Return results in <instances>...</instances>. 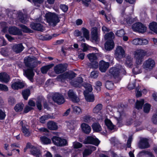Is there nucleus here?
<instances>
[{"label":"nucleus","instance_id":"2","mask_svg":"<svg viewBox=\"0 0 157 157\" xmlns=\"http://www.w3.org/2000/svg\"><path fill=\"white\" fill-rule=\"evenodd\" d=\"M147 52L145 50L140 49L134 52V58L136 63L137 65L141 64L143 61L144 57L146 55Z\"/></svg>","mask_w":157,"mask_h":157},{"label":"nucleus","instance_id":"45","mask_svg":"<svg viewBox=\"0 0 157 157\" xmlns=\"http://www.w3.org/2000/svg\"><path fill=\"white\" fill-rule=\"evenodd\" d=\"M84 86L86 89V90L84 91V94L85 92H86V93H88V92H90L92 91L93 88L90 84L88 83H86Z\"/></svg>","mask_w":157,"mask_h":157},{"label":"nucleus","instance_id":"19","mask_svg":"<svg viewBox=\"0 0 157 157\" xmlns=\"http://www.w3.org/2000/svg\"><path fill=\"white\" fill-rule=\"evenodd\" d=\"M9 32L10 34L13 35H20L21 32L17 28L15 27H10L9 29Z\"/></svg>","mask_w":157,"mask_h":157},{"label":"nucleus","instance_id":"54","mask_svg":"<svg viewBox=\"0 0 157 157\" xmlns=\"http://www.w3.org/2000/svg\"><path fill=\"white\" fill-rule=\"evenodd\" d=\"M114 34L112 32H110L105 35V38L106 39H112L114 38Z\"/></svg>","mask_w":157,"mask_h":157},{"label":"nucleus","instance_id":"61","mask_svg":"<svg viewBox=\"0 0 157 157\" xmlns=\"http://www.w3.org/2000/svg\"><path fill=\"white\" fill-rule=\"evenodd\" d=\"M6 116V114L4 111L0 109V120H4Z\"/></svg>","mask_w":157,"mask_h":157},{"label":"nucleus","instance_id":"59","mask_svg":"<svg viewBox=\"0 0 157 157\" xmlns=\"http://www.w3.org/2000/svg\"><path fill=\"white\" fill-rule=\"evenodd\" d=\"M73 146L74 148H78L82 147V144L79 142H76L73 143Z\"/></svg>","mask_w":157,"mask_h":157},{"label":"nucleus","instance_id":"42","mask_svg":"<svg viewBox=\"0 0 157 157\" xmlns=\"http://www.w3.org/2000/svg\"><path fill=\"white\" fill-rule=\"evenodd\" d=\"M105 85L106 88L109 90H112L114 87L113 83L111 81H107Z\"/></svg>","mask_w":157,"mask_h":157},{"label":"nucleus","instance_id":"15","mask_svg":"<svg viewBox=\"0 0 157 157\" xmlns=\"http://www.w3.org/2000/svg\"><path fill=\"white\" fill-rule=\"evenodd\" d=\"M99 69L102 72H105L109 66V63L102 60L99 63Z\"/></svg>","mask_w":157,"mask_h":157},{"label":"nucleus","instance_id":"13","mask_svg":"<svg viewBox=\"0 0 157 157\" xmlns=\"http://www.w3.org/2000/svg\"><path fill=\"white\" fill-rule=\"evenodd\" d=\"M68 95L71 100L74 102L77 103L79 101V98L72 90H69L68 93Z\"/></svg>","mask_w":157,"mask_h":157},{"label":"nucleus","instance_id":"24","mask_svg":"<svg viewBox=\"0 0 157 157\" xmlns=\"http://www.w3.org/2000/svg\"><path fill=\"white\" fill-rule=\"evenodd\" d=\"M114 46L113 41L112 40H108L105 44V49L107 50L113 49Z\"/></svg>","mask_w":157,"mask_h":157},{"label":"nucleus","instance_id":"32","mask_svg":"<svg viewBox=\"0 0 157 157\" xmlns=\"http://www.w3.org/2000/svg\"><path fill=\"white\" fill-rule=\"evenodd\" d=\"M105 123L109 129L112 130L114 128V125L108 119L105 120Z\"/></svg>","mask_w":157,"mask_h":157},{"label":"nucleus","instance_id":"55","mask_svg":"<svg viewBox=\"0 0 157 157\" xmlns=\"http://www.w3.org/2000/svg\"><path fill=\"white\" fill-rule=\"evenodd\" d=\"M0 90L4 91H7L8 90V88L6 85L0 84Z\"/></svg>","mask_w":157,"mask_h":157},{"label":"nucleus","instance_id":"12","mask_svg":"<svg viewBox=\"0 0 157 157\" xmlns=\"http://www.w3.org/2000/svg\"><path fill=\"white\" fill-rule=\"evenodd\" d=\"M123 110V109L122 107H119L117 109V112H116L114 114V116L117 120L118 124L120 123L121 121L124 116Z\"/></svg>","mask_w":157,"mask_h":157},{"label":"nucleus","instance_id":"8","mask_svg":"<svg viewBox=\"0 0 157 157\" xmlns=\"http://www.w3.org/2000/svg\"><path fill=\"white\" fill-rule=\"evenodd\" d=\"M100 141L95 137L88 136L85 139L83 143L85 144H93L98 146Z\"/></svg>","mask_w":157,"mask_h":157},{"label":"nucleus","instance_id":"28","mask_svg":"<svg viewBox=\"0 0 157 157\" xmlns=\"http://www.w3.org/2000/svg\"><path fill=\"white\" fill-rule=\"evenodd\" d=\"M19 21L23 23H26L28 21L25 15H23L22 13H19L18 15Z\"/></svg>","mask_w":157,"mask_h":157},{"label":"nucleus","instance_id":"62","mask_svg":"<svg viewBox=\"0 0 157 157\" xmlns=\"http://www.w3.org/2000/svg\"><path fill=\"white\" fill-rule=\"evenodd\" d=\"M8 102L9 104L11 105H13L15 103V100L14 98L12 97L9 98Z\"/></svg>","mask_w":157,"mask_h":157},{"label":"nucleus","instance_id":"33","mask_svg":"<svg viewBox=\"0 0 157 157\" xmlns=\"http://www.w3.org/2000/svg\"><path fill=\"white\" fill-rule=\"evenodd\" d=\"M40 140L41 143L44 144H50L51 142L50 139L45 136L40 137Z\"/></svg>","mask_w":157,"mask_h":157},{"label":"nucleus","instance_id":"23","mask_svg":"<svg viewBox=\"0 0 157 157\" xmlns=\"http://www.w3.org/2000/svg\"><path fill=\"white\" fill-rule=\"evenodd\" d=\"M133 59L131 56H127L125 62V65L129 68H132L133 65Z\"/></svg>","mask_w":157,"mask_h":157},{"label":"nucleus","instance_id":"52","mask_svg":"<svg viewBox=\"0 0 157 157\" xmlns=\"http://www.w3.org/2000/svg\"><path fill=\"white\" fill-rule=\"evenodd\" d=\"M91 153V151L89 149H86L83 152V157H86Z\"/></svg>","mask_w":157,"mask_h":157},{"label":"nucleus","instance_id":"26","mask_svg":"<svg viewBox=\"0 0 157 157\" xmlns=\"http://www.w3.org/2000/svg\"><path fill=\"white\" fill-rule=\"evenodd\" d=\"M48 127L51 130H56L58 128L56 124L52 121H50L48 123Z\"/></svg>","mask_w":157,"mask_h":157},{"label":"nucleus","instance_id":"18","mask_svg":"<svg viewBox=\"0 0 157 157\" xmlns=\"http://www.w3.org/2000/svg\"><path fill=\"white\" fill-rule=\"evenodd\" d=\"M30 25L31 28L34 30L40 31L44 30L43 27L40 24L33 23Z\"/></svg>","mask_w":157,"mask_h":157},{"label":"nucleus","instance_id":"37","mask_svg":"<svg viewBox=\"0 0 157 157\" xmlns=\"http://www.w3.org/2000/svg\"><path fill=\"white\" fill-rule=\"evenodd\" d=\"M87 57L91 62H94L97 59V57L95 54L92 53L87 55Z\"/></svg>","mask_w":157,"mask_h":157},{"label":"nucleus","instance_id":"30","mask_svg":"<svg viewBox=\"0 0 157 157\" xmlns=\"http://www.w3.org/2000/svg\"><path fill=\"white\" fill-rule=\"evenodd\" d=\"M149 28L151 30L157 33V23L153 22L149 25Z\"/></svg>","mask_w":157,"mask_h":157},{"label":"nucleus","instance_id":"39","mask_svg":"<svg viewBox=\"0 0 157 157\" xmlns=\"http://www.w3.org/2000/svg\"><path fill=\"white\" fill-rule=\"evenodd\" d=\"M83 82V79L82 77H79L77 78V80L74 82L73 85L76 87H80V84Z\"/></svg>","mask_w":157,"mask_h":157},{"label":"nucleus","instance_id":"11","mask_svg":"<svg viewBox=\"0 0 157 157\" xmlns=\"http://www.w3.org/2000/svg\"><path fill=\"white\" fill-rule=\"evenodd\" d=\"M110 74L112 75L115 78L117 79V80H120V78L119 77L120 71L119 66L118 67H114L111 68L109 71Z\"/></svg>","mask_w":157,"mask_h":157},{"label":"nucleus","instance_id":"5","mask_svg":"<svg viewBox=\"0 0 157 157\" xmlns=\"http://www.w3.org/2000/svg\"><path fill=\"white\" fill-rule=\"evenodd\" d=\"M115 58L118 61L125 57V52L122 47L117 46L115 51Z\"/></svg>","mask_w":157,"mask_h":157},{"label":"nucleus","instance_id":"20","mask_svg":"<svg viewBox=\"0 0 157 157\" xmlns=\"http://www.w3.org/2000/svg\"><path fill=\"white\" fill-rule=\"evenodd\" d=\"M30 152L31 154L36 157H41V153L40 150L36 147L33 146L30 150Z\"/></svg>","mask_w":157,"mask_h":157},{"label":"nucleus","instance_id":"50","mask_svg":"<svg viewBox=\"0 0 157 157\" xmlns=\"http://www.w3.org/2000/svg\"><path fill=\"white\" fill-rule=\"evenodd\" d=\"M91 118V117L89 115H86L82 117V119L83 121L87 123L90 122Z\"/></svg>","mask_w":157,"mask_h":157},{"label":"nucleus","instance_id":"10","mask_svg":"<svg viewBox=\"0 0 157 157\" xmlns=\"http://www.w3.org/2000/svg\"><path fill=\"white\" fill-rule=\"evenodd\" d=\"M138 146L141 149L147 148L150 147L148 140L146 138H141L138 144Z\"/></svg>","mask_w":157,"mask_h":157},{"label":"nucleus","instance_id":"3","mask_svg":"<svg viewBox=\"0 0 157 157\" xmlns=\"http://www.w3.org/2000/svg\"><path fill=\"white\" fill-rule=\"evenodd\" d=\"M155 66V60L151 59L149 58L144 62L142 67L144 69L147 71H151L152 70Z\"/></svg>","mask_w":157,"mask_h":157},{"label":"nucleus","instance_id":"21","mask_svg":"<svg viewBox=\"0 0 157 157\" xmlns=\"http://www.w3.org/2000/svg\"><path fill=\"white\" fill-rule=\"evenodd\" d=\"M82 131L86 134H89L91 130V127L88 124L83 123L81 125Z\"/></svg>","mask_w":157,"mask_h":157},{"label":"nucleus","instance_id":"60","mask_svg":"<svg viewBox=\"0 0 157 157\" xmlns=\"http://www.w3.org/2000/svg\"><path fill=\"white\" fill-rule=\"evenodd\" d=\"M135 82L136 81L135 80L133 82L130 83L128 86V89L131 90L134 88L135 86Z\"/></svg>","mask_w":157,"mask_h":157},{"label":"nucleus","instance_id":"25","mask_svg":"<svg viewBox=\"0 0 157 157\" xmlns=\"http://www.w3.org/2000/svg\"><path fill=\"white\" fill-rule=\"evenodd\" d=\"M24 47L21 44H19L14 45L13 47V51L16 53H19L23 51Z\"/></svg>","mask_w":157,"mask_h":157},{"label":"nucleus","instance_id":"53","mask_svg":"<svg viewBox=\"0 0 157 157\" xmlns=\"http://www.w3.org/2000/svg\"><path fill=\"white\" fill-rule=\"evenodd\" d=\"M59 144H60L58 146H64L67 144V141L65 139L60 138V142Z\"/></svg>","mask_w":157,"mask_h":157},{"label":"nucleus","instance_id":"29","mask_svg":"<svg viewBox=\"0 0 157 157\" xmlns=\"http://www.w3.org/2000/svg\"><path fill=\"white\" fill-rule=\"evenodd\" d=\"M53 66V64H50L42 67L41 68V71L42 73L46 74L48 71Z\"/></svg>","mask_w":157,"mask_h":157},{"label":"nucleus","instance_id":"14","mask_svg":"<svg viewBox=\"0 0 157 157\" xmlns=\"http://www.w3.org/2000/svg\"><path fill=\"white\" fill-rule=\"evenodd\" d=\"M54 69L56 73L59 74L64 71L66 70V67L64 65L60 64L56 65Z\"/></svg>","mask_w":157,"mask_h":157},{"label":"nucleus","instance_id":"41","mask_svg":"<svg viewBox=\"0 0 157 157\" xmlns=\"http://www.w3.org/2000/svg\"><path fill=\"white\" fill-rule=\"evenodd\" d=\"M52 140L53 143L55 145L58 146L60 144L59 143L60 142V138L55 136L52 137Z\"/></svg>","mask_w":157,"mask_h":157},{"label":"nucleus","instance_id":"7","mask_svg":"<svg viewBox=\"0 0 157 157\" xmlns=\"http://www.w3.org/2000/svg\"><path fill=\"white\" fill-rule=\"evenodd\" d=\"M52 99L54 102L59 105L63 103L65 101L63 96L58 93H56L53 94Z\"/></svg>","mask_w":157,"mask_h":157},{"label":"nucleus","instance_id":"56","mask_svg":"<svg viewBox=\"0 0 157 157\" xmlns=\"http://www.w3.org/2000/svg\"><path fill=\"white\" fill-rule=\"evenodd\" d=\"M23 31L25 33L30 32L31 30L28 28L26 26L23 25H20Z\"/></svg>","mask_w":157,"mask_h":157},{"label":"nucleus","instance_id":"27","mask_svg":"<svg viewBox=\"0 0 157 157\" xmlns=\"http://www.w3.org/2000/svg\"><path fill=\"white\" fill-rule=\"evenodd\" d=\"M86 101L90 102H93L94 100V96L93 94H90L88 93L85 92L84 94Z\"/></svg>","mask_w":157,"mask_h":157},{"label":"nucleus","instance_id":"4","mask_svg":"<svg viewBox=\"0 0 157 157\" xmlns=\"http://www.w3.org/2000/svg\"><path fill=\"white\" fill-rule=\"evenodd\" d=\"M76 75L75 73L71 71L59 75L58 78L61 81H63L64 80L66 79H71L75 77Z\"/></svg>","mask_w":157,"mask_h":157},{"label":"nucleus","instance_id":"1","mask_svg":"<svg viewBox=\"0 0 157 157\" xmlns=\"http://www.w3.org/2000/svg\"><path fill=\"white\" fill-rule=\"evenodd\" d=\"M60 16V15L50 12L48 13L45 15L47 22L50 25L53 26H56L59 22V19L61 18Z\"/></svg>","mask_w":157,"mask_h":157},{"label":"nucleus","instance_id":"35","mask_svg":"<svg viewBox=\"0 0 157 157\" xmlns=\"http://www.w3.org/2000/svg\"><path fill=\"white\" fill-rule=\"evenodd\" d=\"M81 31L82 32L84 36L87 40L89 38V32L86 29L83 27L82 28Z\"/></svg>","mask_w":157,"mask_h":157},{"label":"nucleus","instance_id":"63","mask_svg":"<svg viewBox=\"0 0 157 157\" xmlns=\"http://www.w3.org/2000/svg\"><path fill=\"white\" fill-rule=\"evenodd\" d=\"M152 122L155 124H157V114H153L151 118Z\"/></svg>","mask_w":157,"mask_h":157},{"label":"nucleus","instance_id":"48","mask_svg":"<svg viewBox=\"0 0 157 157\" xmlns=\"http://www.w3.org/2000/svg\"><path fill=\"white\" fill-rule=\"evenodd\" d=\"M21 130L25 136H28L30 135V132L29 130V129L26 127H23Z\"/></svg>","mask_w":157,"mask_h":157},{"label":"nucleus","instance_id":"17","mask_svg":"<svg viewBox=\"0 0 157 157\" xmlns=\"http://www.w3.org/2000/svg\"><path fill=\"white\" fill-rule=\"evenodd\" d=\"M24 83L19 80L16 81L11 85L12 88L15 90L22 88L24 87Z\"/></svg>","mask_w":157,"mask_h":157},{"label":"nucleus","instance_id":"34","mask_svg":"<svg viewBox=\"0 0 157 157\" xmlns=\"http://www.w3.org/2000/svg\"><path fill=\"white\" fill-rule=\"evenodd\" d=\"M102 108V105L101 104H99L94 107L93 110L94 113H97L100 112Z\"/></svg>","mask_w":157,"mask_h":157},{"label":"nucleus","instance_id":"47","mask_svg":"<svg viewBox=\"0 0 157 157\" xmlns=\"http://www.w3.org/2000/svg\"><path fill=\"white\" fill-rule=\"evenodd\" d=\"M151 105L149 104L146 103L144 105V111L145 113H149L151 108Z\"/></svg>","mask_w":157,"mask_h":157},{"label":"nucleus","instance_id":"64","mask_svg":"<svg viewBox=\"0 0 157 157\" xmlns=\"http://www.w3.org/2000/svg\"><path fill=\"white\" fill-rule=\"evenodd\" d=\"M95 85L96 86L97 90L98 91L100 90V87L102 85V83L100 81H97L96 82Z\"/></svg>","mask_w":157,"mask_h":157},{"label":"nucleus","instance_id":"40","mask_svg":"<svg viewBox=\"0 0 157 157\" xmlns=\"http://www.w3.org/2000/svg\"><path fill=\"white\" fill-rule=\"evenodd\" d=\"M73 110L74 113L77 115L80 114L82 112L81 108L80 107L77 106L73 107Z\"/></svg>","mask_w":157,"mask_h":157},{"label":"nucleus","instance_id":"43","mask_svg":"<svg viewBox=\"0 0 157 157\" xmlns=\"http://www.w3.org/2000/svg\"><path fill=\"white\" fill-rule=\"evenodd\" d=\"M52 118V117L48 115H45L41 117L40 119V122L42 123H44L45 121L49 119Z\"/></svg>","mask_w":157,"mask_h":157},{"label":"nucleus","instance_id":"36","mask_svg":"<svg viewBox=\"0 0 157 157\" xmlns=\"http://www.w3.org/2000/svg\"><path fill=\"white\" fill-rule=\"evenodd\" d=\"M137 65L136 67L133 68L132 70L133 73L135 74H137L141 73L142 72L141 67Z\"/></svg>","mask_w":157,"mask_h":157},{"label":"nucleus","instance_id":"6","mask_svg":"<svg viewBox=\"0 0 157 157\" xmlns=\"http://www.w3.org/2000/svg\"><path fill=\"white\" fill-rule=\"evenodd\" d=\"M25 65L31 68H33L36 64V60L34 57H25L24 59Z\"/></svg>","mask_w":157,"mask_h":157},{"label":"nucleus","instance_id":"16","mask_svg":"<svg viewBox=\"0 0 157 157\" xmlns=\"http://www.w3.org/2000/svg\"><path fill=\"white\" fill-rule=\"evenodd\" d=\"M10 79V76L7 74L5 72L0 73V81L7 83L9 81Z\"/></svg>","mask_w":157,"mask_h":157},{"label":"nucleus","instance_id":"51","mask_svg":"<svg viewBox=\"0 0 157 157\" xmlns=\"http://www.w3.org/2000/svg\"><path fill=\"white\" fill-rule=\"evenodd\" d=\"M132 43L134 45H140L141 44V39L137 38L134 39L132 41Z\"/></svg>","mask_w":157,"mask_h":157},{"label":"nucleus","instance_id":"57","mask_svg":"<svg viewBox=\"0 0 157 157\" xmlns=\"http://www.w3.org/2000/svg\"><path fill=\"white\" fill-rule=\"evenodd\" d=\"M124 34L125 32L123 29L118 30L116 33V35L119 37H122Z\"/></svg>","mask_w":157,"mask_h":157},{"label":"nucleus","instance_id":"38","mask_svg":"<svg viewBox=\"0 0 157 157\" xmlns=\"http://www.w3.org/2000/svg\"><path fill=\"white\" fill-rule=\"evenodd\" d=\"M93 130L96 132H99L101 130V128L99 124L97 123H94L92 125Z\"/></svg>","mask_w":157,"mask_h":157},{"label":"nucleus","instance_id":"44","mask_svg":"<svg viewBox=\"0 0 157 157\" xmlns=\"http://www.w3.org/2000/svg\"><path fill=\"white\" fill-rule=\"evenodd\" d=\"M22 95L25 99L27 100L28 96L29 95L30 91L29 89H26L24 90L22 92Z\"/></svg>","mask_w":157,"mask_h":157},{"label":"nucleus","instance_id":"49","mask_svg":"<svg viewBox=\"0 0 157 157\" xmlns=\"http://www.w3.org/2000/svg\"><path fill=\"white\" fill-rule=\"evenodd\" d=\"M143 155H147L148 156L147 157H155L151 152L148 151L144 150L140 152Z\"/></svg>","mask_w":157,"mask_h":157},{"label":"nucleus","instance_id":"31","mask_svg":"<svg viewBox=\"0 0 157 157\" xmlns=\"http://www.w3.org/2000/svg\"><path fill=\"white\" fill-rule=\"evenodd\" d=\"M144 103V99H141L139 101L137 100L136 103V108L138 109H142Z\"/></svg>","mask_w":157,"mask_h":157},{"label":"nucleus","instance_id":"58","mask_svg":"<svg viewBox=\"0 0 157 157\" xmlns=\"http://www.w3.org/2000/svg\"><path fill=\"white\" fill-rule=\"evenodd\" d=\"M98 72L97 71H94L91 73L90 76L93 78H96L98 76Z\"/></svg>","mask_w":157,"mask_h":157},{"label":"nucleus","instance_id":"46","mask_svg":"<svg viewBox=\"0 0 157 157\" xmlns=\"http://www.w3.org/2000/svg\"><path fill=\"white\" fill-rule=\"evenodd\" d=\"M24 107L23 104H17L14 107V109L17 112H20L22 110Z\"/></svg>","mask_w":157,"mask_h":157},{"label":"nucleus","instance_id":"9","mask_svg":"<svg viewBox=\"0 0 157 157\" xmlns=\"http://www.w3.org/2000/svg\"><path fill=\"white\" fill-rule=\"evenodd\" d=\"M132 29L134 31L143 33L146 32L147 28L142 23L138 22L134 24L132 26Z\"/></svg>","mask_w":157,"mask_h":157},{"label":"nucleus","instance_id":"22","mask_svg":"<svg viewBox=\"0 0 157 157\" xmlns=\"http://www.w3.org/2000/svg\"><path fill=\"white\" fill-rule=\"evenodd\" d=\"M24 74L30 80L32 79L34 75V73L33 70L32 69H29L26 70H24Z\"/></svg>","mask_w":157,"mask_h":157}]
</instances>
